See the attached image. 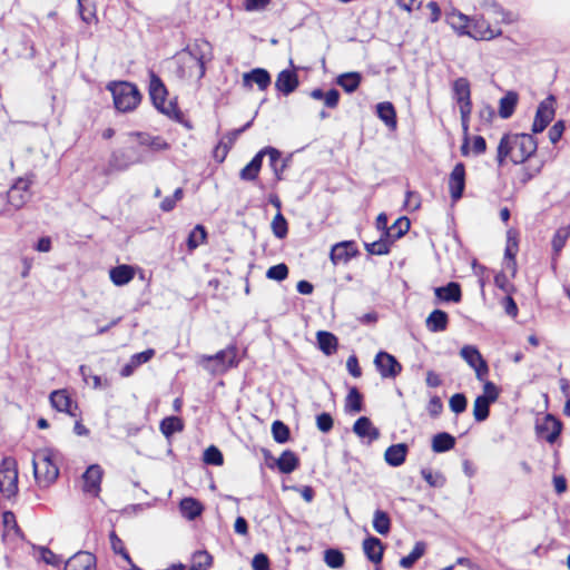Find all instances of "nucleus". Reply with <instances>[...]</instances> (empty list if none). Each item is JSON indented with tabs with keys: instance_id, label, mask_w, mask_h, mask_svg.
<instances>
[{
	"instance_id": "nucleus-1",
	"label": "nucleus",
	"mask_w": 570,
	"mask_h": 570,
	"mask_svg": "<svg viewBox=\"0 0 570 570\" xmlns=\"http://www.w3.org/2000/svg\"><path fill=\"white\" fill-rule=\"evenodd\" d=\"M538 148V144L530 134L504 135L498 146L497 160L500 166L507 157L514 164H522L529 159Z\"/></svg>"
},
{
	"instance_id": "nucleus-2",
	"label": "nucleus",
	"mask_w": 570,
	"mask_h": 570,
	"mask_svg": "<svg viewBox=\"0 0 570 570\" xmlns=\"http://www.w3.org/2000/svg\"><path fill=\"white\" fill-rule=\"evenodd\" d=\"M32 466L35 479L40 485H49L59 475L57 455L52 450L42 449L37 451L32 458Z\"/></svg>"
},
{
	"instance_id": "nucleus-3",
	"label": "nucleus",
	"mask_w": 570,
	"mask_h": 570,
	"mask_svg": "<svg viewBox=\"0 0 570 570\" xmlns=\"http://www.w3.org/2000/svg\"><path fill=\"white\" fill-rule=\"evenodd\" d=\"M198 364L210 374H223L229 368L237 366V348L230 345L215 355H200Z\"/></svg>"
},
{
	"instance_id": "nucleus-4",
	"label": "nucleus",
	"mask_w": 570,
	"mask_h": 570,
	"mask_svg": "<svg viewBox=\"0 0 570 570\" xmlns=\"http://www.w3.org/2000/svg\"><path fill=\"white\" fill-rule=\"evenodd\" d=\"M114 97L115 107L122 112L134 110L141 100L138 88L130 82L120 81L108 86Z\"/></svg>"
},
{
	"instance_id": "nucleus-5",
	"label": "nucleus",
	"mask_w": 570,
	"mask_h": 570,
	"mask_svg": "<svg viewBox=\"0 0 570 570\" xmlns=\"http://www.w3.org/2000/svg\"><path fill=\"white\" fill-rule=\"evenodd\" d=\"M149 95L154 106L164 115L177 119L180 115V110L175 101H167V89L161 79L154 72H149Z\"/></svg>"
},
{
	"instance_id": "nucleus-6",
	"label": "nucleus",
	"mask_w": 570,
	"mask_h": 570,
	"mask_svg": "<svg viewBox=\"0 0 570 570\" xmlns=\"http://www.w3.org/2000/svg\"><path fill=\"white\" fill-rule=\"evenodd\" d=\"M465 27L469 28L466 33L476 40H492L502 35L500 26L491 23L484 12L481 16L469 18L461 16Z\"/></svg>"
},
{
	"instance_id": "nucleus-7",
	"label": "nucleus",
	"mask_w": 570,
	"mask_h": 570,
	"mask_svg": "<svg viewBox=\"0 0 570 570\" xmlns=\"http://www.w3.org/2000/svg\"><path fill=\"white\" fill-rule=\"evenodd\" d=\"M0 492L11 499L18 493V464L11 458H4L0 463Z\"/></svg>"
},
{
	"instance_id": "nucleus-8",
	"label": "nucleus",
	"mask_w": 570,
	"mask_h": 570,
	"mask_svg": "<svg viewBox=\"0 0 570 570\" xmlns=\"http://www.w3.org/2000/svg\"><path fill=\"white\" fill-rule=\"evenodd\" d=\"M145 161V156L135 147L114 151L110 158V166L117 170H124L135 164Z\"/></svg>"
},
{
	"instance_id": "nucleus-9",
	"label": "nucleus",
	"mask_w": 570,
	"mask_h": 570,
	"mask_svg": "<svg viewBox=\"0 0 570 570\" xmlns=\"http://www.w3.org/2000/svg\"><path fill=\"white\" fill-rule=\"evenodd\" d=\"M460 355L475 371L476 379L484 381L489 367L479 350L473 345H465L461 348Z\"/></svg>"
},
{
	"instance_id": "nucleus-10",
	"label": "nucleus",
	"mask_w": 570,
	"mask_h": 570,
	"mask_svg": "<svg viewBox=\"0 0 570 570\" xmlns=\"http://www.w3.org/2000/svg\"><path fill=\"white\" fill-rule=\"evenodd\" d=\"M374 364L382 377L394 379L402 371V365L397 360L386 352H379L374 358Z\"/></svg>"
},
{
	"instance_id": "nucleus-11",
	"label": "nucleus",
	"mask_w": 570,
	"mask_h": 570,
	"mask_svg": "<svg viewBox=\"0 0 570 570\" xmlns=\"http://www.w3.org/2000/svg\"><path fill=\"white\" fill-rule=\"evenodd\" d=\"M554 98L552 96L540 102L532 125L533 132L543 131L554 117Z\"/></svg>"
},
{
	"instance_id": "nucleus-12",
	"label": "nucleus",
	"mask_w": 570,
	"mask_h": 570,
	"mask_svg": "<svg viewBox=\"0 0 570 570\" xmlns=\"http://www.w3.org/2000/svg\"><path fill=\"white\" fill-rule=\"evenodd\" d=\"M31 183L28 178H19L8 191L9 204L17 209L21 208L30 198Z\"/></svg>"
},
{
	"instance_id": "nucleus-13",
	"label": "nucleus",
	"mask_w": 570,
	"mask_h": 570,
	"mask_svg": "<svg viewBox=\"0 0 570 570\" xmlns=\"http://www.w3.org/2000/svg\"><path fill=\"white\" fill-rule=\"evenodd\" d=\"M484 14L489 19L493 20V23L499 26L500 23H512L514 17L511 12L505 11L495 0H482L480 3Z\"/></svg>"
},
{
	"instance_id": "nucleus-14",
	"label": "nucleus",
	"mask_w": 570,
	"mask_h": 570,
	"mask_svg": "<svg viewBox=\"0 0 570 570\" xmlns=\"http://www.w3.org/2000/svg\"><path fill=\"white\" fill-rule=\"evenodd\" d=\"M470 85L465 78H459L453 83V96L460 106V114H471Z\"/></svg>"
},
{
	"instance_id": "nucleus-15",
	"label": "nucleus",
	"mask_w": 570,
	"mask_h": 570,
	"mask_svg": "<svg viewBox=\"0 0 570 570\" xmlns=\"http://www.w3.org/2000/svg\"><path fill=\"white\" fill-rule=\"evenodd\" d=\"M49 400L52 407L57 411L67 413L73 417L77 416L78 406L73 403L67 390H57L51 392Z\"/></svg>"
},
{
	"instance_id": "nucleus-16",
	"label": "nucleus",
	"mask_w": 570,
	"mask_h": 570,
	"mask_svg": "<svg viewBox=\"0 0 570 570\" xmlns=\"http://www.w3.org/2000/svg\"><path fill=\"white\" fill-rule=\"evenodd\" d=\"M465 187V168L462 163L454 166L449 177V190L452 200L458 202L463 194Z\"/></svg>"
},
{
	"instance_id": "nucleus-17",
	"label": "nucleus",
	"mask_w": 570,
	"mask_h": 570,
	"mask_svg": "<svg viewBox=\"0 0 570 570\" xmlns=\"http://www.w3.org/2000/svg\"><path fill=\"white\" fill-rule=\"evenodd\" d=\"M519 249L517 233L512 229L507 233V246L504 250V269L511 274L512 277L517 274L515 256Z\"/></svg>"
},
{
	"instance_id": "nucleus-18",
	"label": "nucleus",
	"mask_w": 570,
	"mask_h": 570,
	"mask_svg": "<svg viewBox=\"0 0 570 570\" xmlns=\"http://www.w3.org/2000/svg\"><path fill=\"white\" fill-rule=\"evenodd\" d=\"M562 423L548 414L541 424L537 425V432L549 443H554L561 433Z\"/></svg>"
},
{
	"instance_id": "nucleus-19",
	"label": "nucleus",
	"mask_w": 570,
	"mask_h": 570,
	"mask_svg": "<svg viewBox=\"0 0 570 570\" xmlns=\"http://www.w3.org/2000/svg\"><path fill=\"white\" fill-rule=\"evenodd\" d=\"M82 478L83 491L92 495H98L102 479V469L98 464H92L86 470Z\"/></svg>"
},
{
	"instance_id": "nucleus-20",
	"label": "nucleus",
	"mask_w": 570,
	"mask_h": 570,
	"mask_svg": "<svg viewBox=\"0 0 570 570\" xmlns=\"http://www.w3.org/2000/svg\"><path fill=\"white\" fill-rule=\"evenodd\" d=\"M298 85L299 80L296 71L289 69L282 70L275 81V88L285 96L295 91Z\"/></svg>"
},
{
	"instance_id": "nucleus-21",
	"label": "nucleus",
	"mask_w": 570,
	"mask_h": 570,
	"mask_svg": "<svg viewBox=\"0 0 570 570\" xmlns=\"http://www.w3.org/2000/svg\"><path fill=\"white\" fill-rule=\"evenodd\" d=\"M65 570H96V558L87 551L77 552L66 562Z\"/></svg>"
},
{
	"instance_id": "nucleus-22",
	"label": "nucleus",
	"mask_w": 570,
	"mask_h": 570,
	"mask_svg": "<svg viewBox=\"0 0 570 570\" xmlns=\"http://www.w3.org/2000/svg\"><path fill=\"white\" fill-rule=\"evenodd\" d=\"M353 432L361 439H367L368 443L380 438L379 429L366 416H361L355 421Z\"/></svg>"
},
{
	"instance_id": "nucleus-23",
	"label": "nucleus",
	"mask_w": 570,
	"mask_h": 570,
	"mask_svg": "<svg viewBox=\"0 0 570 570\" xmlns=\"http://www.w3.org/2000/svg\"><path fill=\"white\" fill-rule=\"evenodd\" d=\"M255 82L261 90H265L269 87L272 79L267 70L262 68L253 69L250 72H246L243 76V83L245 87L250 88L252 83Z\"/></svg>"
},
{
	"instance_id": "nucleus-24",
	"label": "nucleus",
	"mask_w": 570,
	"mask_h": 570,
	"mask_svg": "<svg viewBox=\"0 0 570 570\" xmlns=\"http://www.w3.org/2000/svg\"><path fill=\"white\" fill-rule=\"evenodd\" d=\"M131 136L136 137L139 147H146L151 151H161L169 147L166 140L160 136H151L146 132H136Z\"/></svg>"
},
{
	"instance_id": "nucleus-25",
	"label": "nucleus",
	"mask_w": 570,
	"mask_h": 570,
	"mask_svg": "<svg viewBox=\"0 0 570 570\" xmlns=\"http://www.w3.org/2000/svg\"><path fill=\"white\" fill-rule=\"evenodd\" d=\"M363 551L370 561L380 563L383 558L384 546L380 539L370 537L363 541Z\"/></svg>"
},
{
	"instance_id": "nucleus-26",
	"label": "nucleus",
	"mask_w": 570,
	"mask_h": 570,
	"mask_svg": "<svg viewBox=\"0 0 570 570\" xmlns=\"http://www.w3.org/2000/svg\"><path fill=\"white\" fill-rule=\"evenodd\" d=\"M407 454V445L404 443L389 446L384 453V459L391 466H400L404 463Z\"/></svg>"
},
{
	"instance_id": "nucleus-27",
	"label": "nucleus",
	"mask_w": 570,
	"mask_h": 570,
	"mask_svg": "<svg viewBox=\"0 0 570 570\" xmlns=\"http://www.w3.org/2000/svg\"><path fill=\"white\" fill-rule=\"evenodd\" d=\"M356 253L353 242H343L333 246L331 259L334 264L346 263Z\"/></svg>"
},
{
	"instance_id": "nucleus-28",
	"label": "nucleus",
	"mask_w": 570,
	"mask_h": 570,
	"mask_svg": "<svg viewBox=\"0 0 570 570\" xmlns=\"http://www.w3.org/2000/svg\"><path fill=\"white\" fill-rule=\"evenodd\" d=\"M434 294L441 301L454 303H459L462 296L461 287L455 282H451L446 286L436 287Z\"/></svg>"
},
{
	"instance_id": "nucleus-29",
	"label": "nucleus",
	"mask_w": 570,
	"mask_h": 570,
	"mask_svg": "<svg viewBox=\"0 0 570 570\" xmlns=\"http://www.w3.org/2000/svg\"><path fill=\"white\" fill-rule=\"evenodd\" d=\"M449 316L444 311L434 309L426 318L425 324L430 332L438 333L446 330Z\"/></svg>"
},
{
	"instance_id": "nucleus-30",
	"label": "nucleus",
	"mask_w": 570,
	"mask_h": 570,
	"mask_svg": "<svg viewBox=\"0 0 570 570\" xmlns=\"http://www.w3.org/2000/svg\"><path fill=\"white\" fill-rule=\"evenodd\" d=\"M181 514L188 520H195L204 510L203 504L194 498H184L179 503Z\"/></svg>"
},
{
	"instance_id": "nucleus-31",
	"label": "nucleus",
	"mask_w": 570,
	"mask_h": 570,
	"mask_svg": "<svg viewBox=\"0 0 570 570\" xmlns=\"http://www.w3.org/2000/svg\"><path fill=\"white\" fill-rule=\"evenodd\" d=\"M299 460L297 455L289 450L284 451L276 461V465L282 473L289 474L298 468Z\"/></svg>"
},
{
	"instance_id": "nucleus-32",
	"label": "nucleus",
	"mask_w": 570,
	"mask_h": 570,
	"mask_svg": "<svg viewBox=\"0 0 570 570\" xmlns=\"http://www.w3.org/2000/svg\"><path fill=\"white\" fill-rule=\"evenodd\" d=\"M309 96L315 100H322L325 107L334 109L338 105L341 95L336 89H331L327 92H324L322 89L315 88L309 92Z\"/></svg>"
},
{
	"instance_id": "nucleus-33",
	"label": "nucleus",
	"mask_w": 570,
	"mask_h": 570,
	"mask_svg": "<svg viewBox=\"0 0 570 570\" xmlns=\"http://www.w3.org/2000/svg\"><path fill=\"white\" fill-rule=\"evenodd\" d=\"M317 344L320 350L326 354L332 355L337 351V337L326 331H320L316 334Z\"/></svg>"
},
{
	"instance_id": "nucleus-34",
	"label": "nucleus",
	"mask_w": 570,
	"mask_h": 570,
	"mask_svg": "<svg viewBox=\"0 0 570 570\" xmlns=\"http://www.w3.org/2000/svg\"><path fill=\"white\" fill-rule=\"evenodd\" d=\"M570 237V225L568 226H562L560 228L557 229V232L554 233V236L552 238V250H553V263H552V266L554 267L556 266V261H557V257L559 256V254L561 253L562 248L564 247L568 238Z\"/></svg>"
},
{
	"instance_id": "nucleus-35",
	"label": "nucleus",
	"mask_w": 570,
	"mask_h": 570,
	"mask_svg": "<svg viewBox=\"0 0 570 570\" xmlns=\"http://www.w3.org/2000/svg\"><path fill=\"white\" fill-rule=\"evenodd\" d=\"M455 445V438L450 433L441 432L433 436L432 439V450L435 453H443L450 451Z\"/></svg>"
},
{
	"instance_id": "nucleus-36",
	"label": "nucleus",
	"mask_w": 570,
	"mask_h": 570,
	"mask_svg": "<svg viewBox=\"0 0 570 570\" xmlns=\"http://www.w3.org/2000/svg\"><path fill=\"white\" fill-rule=\"evenodd\" d=\"M110 279L117 286L128 284L134 278V269L128 265H120L110 269Z\"/></svg>"
},
{
	"instance_id": "nucleus-37",
	"label": "nucleus",
	"mask_w": 570,
	"mask_h": 570,
	"mask_svg": "<svg viewBox=\"0 0 570 570\" xmlns=\"http://www.w3.org/2000/svg\"><path fill=\"white\" fill-rule=\"evenodd\" d=\"M518 104V94L509 91L505 96L500 99L499 115L503 119H508L514 112Z\"/></svg>"
},
{
	"instance_id": "nucleus-38",
	"label": "nucleus",
	"mask_w": 570,
	"mask_h": 570,
	"mask_svg": "<svg viewBox=\"0 0 570 570\" xmlns=\"http://www.w3.org/2000/svg\"><path fill=\"white\" fill-rule=\"evenodd\" d=\"M379 118L390 128L396 127V114L391 102H380L376 107Z\"/></svg>"
},
{
	"instance_id": "nucleus-39",
	"label": "nucleus",
	"mask_w": 570,
	"mask_h": 570,
	"mask_svg": "<svg viewBox=\"0 0 570 570\" xmlns=\"http://www.w3.org/2000/svg\"><path fill=\"white\" fill-rule=\"evenodd\" d=\"M262 168V155L258 153L254 156V158L240 170L239 177L243 180L252 181L255 180L258 176V173Z\"/></svg>"
},
{
	"instance_id": "nucleus-40",
	"label": "nucleus",
	"mask_w": 570,
	"mask_h": 570,
	"mask_svg": "<svg viewBox=\"0 0 570 570\" xmlns=\"http://www.w3.org/2000/svg\"><path fill=\"white\" fill-rule=\"evenodd\" d=\"M258 155H262V158L267 155L269 159V165L273 168L276 176L279 178V173L283 171L285 165L282 161L281 153L273 147H265L258 151Z\"/></svg>"
},
{
	"instance_id": "nucleus-41",
	"label": "nucleus",
	"mask_w": 570,
	"mask_h": 570,
	"mask_svg": "<svg viewBox=\"0 0 570 570\" xmlns=\"http://www.w3.org/2000/svg\"><path fill=\"white\" fill-rule=\"evenodd\" d=\"M426 551V544L423 541H417L410 554L403 557L400 560V566L404 569H410L413 564L424 556Z\"/></svg>"
},
{
	"instance_id": "nucleus-42",
	"label": "nucleus",
	"mask_w": 570,
	"mask_h": 570,
	"mask_svg": "<svg viewBox=\"0 0 570 570\" xmlns=\"http://www.w3.org/2000/svg\"><path fill=\"white\" fill-rule=\"evenodd\" d=\"M410 229V220L406 217L399 218L391 227L385 232V236L392 242L401 238Z\"/></svg>"
},
{
	"instance_id": "nucleus-43",
	"label": "nucleus",
	"mask_w": 570,
	"mask_h": 570,
	"mask_svg": "<svg viewBox=\"0 0 570 570\" xmlns=\"http://www.w3.org/2000/svg\"><path fill=\"white\" fill-rule=\"evenodd\" d=\"M361 75L358 72H346L337 77V85L345 91L353 92L361 83Z\"/></svg>"
},
{
	"instance_id": "nucleus-44",
	"label": "nucleus",
	"mask_w": 570,
	"mask_h": 570,
	"mask_svg": "<svg viewBox=\"0 0 570 570\" xmlns=\"http://www.w3.org/2000/svg\"><path fill=\"white\" fill-rule=\"evenodd\" d=\"M184 429L181 419L178 416H168L160 422V431L166 438H170L174 433Z\"/></svg>"
},
{
	"instance_id": "nucleus-45",
	"label": "nucleus",
	"mask_w": 570,
	"mask_h": 570,
	"mask_svg": "<svg viewBox=\"0 0 570 570\" xmlns=\"http://www.w3.org/2000/svg\"><path fill=\"white\" fill-rule=\"evenodd\" d=\"M373 528L377 533L382 535L387 534L391 529V520L389 514L382 510H376L373 518Z\"/></svg>"
},
{
	"instance_id": "nucleus-46",
	"label": "nucleus",
	"mask_w": 570,
	"mask_h": 570,
	"mask_svg": "<svg viewBox=\"0 0 570 570\" xmlns=\"http://www.w3.org/2000/svg\"><path fill=\"white\" fill-rule=\"evenodd\" d=\"M392 243L390 238L383 235L379 240L365 243V248L372 255H385L390 252Z\"/></svg>"
},
{
	"instance_id": "nucleus-47",
	"label": "nucleus",
	"mask_w": 570,
	"mask_h": 570,
	"mask_svg": "<svg viewBox=\"0 0 570 570\" xmlns=\"http://www.w3.org/2000/svg\"><path fill=\"white\" fill-rule=\"evenodd\" d=\"M491 403L492 402L482 396H478L475 399L473 404V416L476 422H483L488 419Z\"/></svg>"
},
{
	"instance_id": "nucleus-48",
	"label": "nucleus",
	"mask_w": 570,
	"mask_h": 570,
	"mask_svg": "<svg viewBox=\"0 0 570 570\" xmlns=\"http://www.w3.org/2000/svg\"><path fill=\"white\" fill-rule=\"evenodd\" d=\"M207 233L203 225H196L195 228L189 233L187 238V246L189 250L196 249L200 244L206 240Z\"/></svg>"
},
{
	"instance_id": "nucleus-49",
	"label": "nucleus",
	"mask_w": 570,
	"mask_h": 570,
	"mask_svg": "<svg viewBox=\"0 0 570 570\" xmlns=\"http://www.w3.org/2000/svg\"><path fill=\"white\" fill-rule=\"evenodd\" d=\"M346 411L358 413L363 410L362 394L356 387H352L346 396Z\"/></svg>"
},
{
	"instance_id": "nucleus-50",
	"label": "nucleus",
	"mask_w": 570,
	"mask_h": 570,
	"mask_svg": "<svg viewBox=\"0 0 570 570\" xmlns=\"http://www.w3.org/2000/svg\"><path fill=\"white\" fill-rule=\"evenodd\" d=\"M324 561L332 569L343 567L345 558L344 554L337 549H327L324 552Z\"/></svg>"
},
{
	"instance_id": "nucleus-51",
	"label": "nucleus",
	"mask_w": 570,
	"mask_h": 570,
	"mask_svg": "<svg viewBox=\"0 0 570 570\" xmlns=\"http://www.w3.org/2000/svg\"><path fill=\"white\" fill-rule=\"evenodd\" d=\"M184 63L187 65L188 68L196 69L195 75L198 79H202L205 76L206 68L203 56H197L196 53L189 52Z\"/></svg>"
},
{
	"instance_id": "nucleus-52",
	"label": "nucleus",
	"mask_w": 570,
	"mask_h": 570,
	"mask_svg": "<svg viewBox=\"0 0 570 570\" xmlns=\"http://www.w3.org/2000/svg\"><path fill=\"white\" fill-rule=\"evenodd\" d=\"M193 559L194 563L190 570H206L213 563V557L207 551H196Z\"/></svg>"
},
{
	"instance_id": "nucleus-53",
	"label": "nucleus",
	"mask_w": 570,
	"mask_h": 570,
	"mask_svg": "<svg viewBox=\"0 0 570 570\" xmlns=\"http://www.w3.org/2000/svg\"><path fill=\"white\" fill-rule=\"evenodd\" d=\"M272 229L277 238L283 239L286 237L288 232L287 222L281 212H277V214L274 216L272 220Z\"/></svg>"
},
{
	"instance_id": "nucleus-54",
	"label": "nucleus",
	"mask_w": 570,
	"mask_h": 570,
	"mask_svg": "<svg viewBox=\"0 0 570 570\" xmlns=\"http://www.w3.org/2000/svg\"><path fill=\"white\" fill-rule=\"evenodd\" d=\"M272 434L277 443H285L289 439V429L282 421H275L272 424Z\"/></svg>"
},
{
	"instance_id": "nucleus-55",
	"label": "nucleus",
	"mask_w": 570,
	"mask_h": 570,
	"mask_svg": "<svg viewBox=\"0 0 570 570\" xmlns=\"http://www.w3.org/2000/svg\"><path fill=\"white\" fill-rule=\"evenodd\" d=\"M422 478L434 488H442L445 483V478L440 472H433L430 469L421 470Z\"/></svg>"
},
{
	"instance_id": "nucleus-56",
	"label": "nucleus",
	"mask_w": 570,
	"mask_h": 570,
	"mask_svg": "<svg viewBox=\"0 0 570 570\" xmlns=\"http://www.w3.org/2000/svg\"><path fill=\"white\" fill-rule=\"evenodd\" d=\"M288 276V267L284 264H277L269 267L266 272V277L277 282L284 281Z\"/></svg>"
},
{
	"instance_id": "nucleus-57",
	"label": "nucleus",
	"mask_w": 570,
	"mask_h": 570,
	"mask_svg": "<svg viewBox=\"0 0 570 570\" xmlns=\"http://www.w3.org/2000/svg\"><path fill=\"white\" fill-rule=\"evenodd\" d=\"M204 461L207 464L219 466L224 459L222 452L214 445L207 448L204 452Z\"/></svg>"
},
{
	"instance_id": "nucleus-58",
	"label": "nucleus",
	"mask_w": 570,
	"mask_h": 570,
	"mask_svg": "<svg viewBox=\"0 0 570 570\" xmlns=\"http://www.w3.org/2000/svg\"><path fill=\"white\" fill-rule=\"evenodd\" d=\"M109 539H110V544H111V549L114 550V552L120 554L127 562L130 563L131 559L125 549L122 540L120 538H118L116 532L112 531L109 534Z\"/></svg>"
},
{
	"instance_id": "nucleus-59",
	"label": "nucleus",
	"mask_w": 570,
	"mask_h": 570,
	"mask_svg": "<svg viewBox=\"0 0 570 570\" xmlns=\"http://www.w3.org/2000/svg\"><path fill=\"white\" fill-rule=\"evenodd\" d=\"M449 405L452 412L460 414L466 410L468 401L463 394L456 393L451 396Z\"/></svg>"
},
{
	"instance_id": "nucleus-60",
	"label": "nucleus",
	"mask_w": 570,
	"mask_h": 570,
	"mask_svg": "<svg viewBox=\"0 0 570 570\" xmlns=\"http://www.w3.org/2000/svg\"><path fill=\"white\" fill-rule=\"evenodd\" d=\"M155 355V350L153 348H148L144 352H140V353H136L134 354L130 360L132 361V364L136 366V367H139L140 365L147 363L148 361H150Z\"/></svg>"
},
{
	"instance_id": "nucleus-61",
	"label": "nucleus",
	"mask_w": 570,
	"mask_h": 570,
	"mask_svg": "<svg viewBox=\"0 0 570 570\" xmlns=\"http://www.w3.org/2000/svg\"><path fill=\"white\" fill-rule=\"evenodd\" d=\"M271 3V0H244L243 7L246 11H263Z\"/></svg>"
},
{
	"instance_id": "nucleus-62",
	"label": "nucleus",
	"mask_w": 570,
	"mask_h": 570,
	"mask_svg": "<svg viewBox=\"0 0 570 570\" xmlns=\"http://www.w3.org/2000/svg\"><path fill=\"white\" fill-rule=\"evenodd\" d=\"M316 425L320 431L327 433L333 429V419L328 413H322L316 416Z\"/></svg>"
},
{
	"instance_id": "nucleus-63",
	"label": "nucleus",
	"mask_w": 570,
	"mask_h": 570,
	"mask_svg": "<svg viewBox=\"0 0 570 570\" xmlns=\"http://www.w3.org/2000/svg\"><path fill=\"white\" fill-rule=\"evenodd\" d=\"M252 567L254 570H269L268 558L264 553H258L253 558Z\"/></svg>"
},
{
	"instance_id": "nucleus-64",
	"label": "nucleus",
	"mask_w": 570,
	"mask_h": 570,
	"mask_svg": "<svg viewBox=\"0 0 570 570\" xmlns=\"http://www.w3.org/2000/svg\"><path fill=\"white\" fill-rule=\"evenodd\" d=\"M442 410L443 404L441 399L439 396L431 397L428 404V412L430 413V415L435 417L442 412Z\"/></svg>"
}]
</instances>
